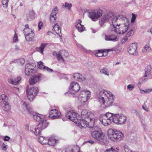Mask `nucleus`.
Returning <instances> with one entry per match:
<instances>
[{
    "label": "nucleus",
    "instance_id": "nucleus-1",
    "mask_svg": "<svg viewBox=\"0 0 152 152\" xmlns=\"http://www.w3.org/2000/svg\"><path fill=\"white\" fill-rule=\"evenodd\" d=\"M81 117H78L80 121L78 126L81 129L85 127L91 128L94 124L95 118L94 114L87 110H84L81 112Z\"/></svg>",
    "mask_w": 152,
    "mask_h": 152
},
{
    "label": "nucleus",
    "instance_id": "nucleus-2",
    "mask_svg": "<svg viewBox=\"0 0 152 152\" xmlns=\"http://www.w3.org/2000/svg\"><path fill=\"white\" fill-rule=\"evenodd\" d=\"M117 19L119 20L116 22V25L114 26V30L118 34H123L129 29L130 22L129 20L123 16H119Z\"/></svg>",
    "mask_w": 152,
    "mask_h": 152
},
{
    "label": "nucleus",
    "instance_id": "nucleus-3",
    "mask_svg": "<svg viewBox=\"0 0 152 152\" xmlns=\"http://www.w3.org/2000/svg\"><path fill=\"white\" fill-rule=\"evenodd\" d=\"M97 97L100 102L106 107L113 104L115 96L109 91L103 90L100 92Z\"/></svg>",
    "mask_w": 152,
    "mask_h": 152
},
{
    "label": "nucleus",
    "instance_id": "nucleus-4",
    "mask_svg": "<svg viewBox=\"0 0 152 152\" xmlns=\"http://www.w3.org/2000/svg\"><path fill=\"white\" fill-rule=\"evenodd\" d=\"M107 135L109 139L115 142L121 141L124 137V134L121 131L112 129L107 131Z\"/></svg>",
    "mask_w": 152,
    "mask_h": 152
},
{
    "label": "nucleus",
    "instance_id": "nucleus-5",
    "mask_svg": "<svg viewBox=\"0 0 152 152\" xmlns=\"http://www.w3.org/2000/svg\"><path fill=\"white\" fill-rule=\"evenodd\" d=\"M48 122L44 119L42 120L39 124L36 126L32 125L30 126V131L36 135L40 134L41 132L47 127Z\"/></svg>",
    "mask_w": 152,
    "mask_h": 152
},
{
    "label": "nucleus",
    "instance_id": "nucleus-6",
    "mask_svg": "<svg viewBox=\"0 0 152 152\" xmlns=\"http://www.w3.org/2000/svg\"><path fill=\"white\" fill-rule=\"evenodd\" d=\"M119 16H114L112 13H109L104 15L101 18L99 22V24L101 26H102L105 23L109 22L111 26L113 27L116 25V22L119 20L117 19Z\"/></svg>",
    "mask_w": 152,
    "mask_h": 152
},
{
    "label": "nucleus",
    "instance_id": "nucleus-7",
    "mask_svg": "<svg viewBox=\"0 0 152 152\" xmlns=\"http://www.w3.org/2000/svg\"><path fill=\"white\" fill-rule=\"evenodd\" d=\"M114 114L109 112L101 115L99 120L101 124L105 126L110 124L113 121Z\"/></svg>",
    "mask_w": 152,
    "mask_h": 152
},
{
    "label": "nucleus",
    "instance_id": "nucleus-8",
    "mask_svg": "<svg viewBox=\"0 0 152 152\" xmlns=\"http://www.w3.org/2000/svg\"><path fill=\"white\" fill-rule=\"evenodd\" d=\"M84 14H87L88 17L93 21H96V20L100 18L102 14V12L101 9L97 10H86Z\"/></svg>",
    "mask_w": 152,
    "mask_h": 152
},
{
    "label": "nucleus",
    "instance_id": "nucleus-9",
    "mask_svg": "<svg viewBox=\"0 0 152 152\" xmlns=\"http://www.w3.org/2000/svg\"><path fill=\"white\" fill-rule=\"evenodd\" d=\"M127 118L125 115L121 114H114L113 122L117 125H123L126 124Z\"/></svg>",
    "mask_w": 152,
    "mask_h": 152
},
{
    "label": "nucleus",
    "instance_id": "nucleus-10",
    "mask_svg": "<svg viewBox=\"0 0 152 152\" xmlns=\"http://www.w3.org/2000/svg\"><path fill=\"white\" fill-rule=\"evenodd\" d=\"M28 27V24L26 25L23 32L26 39L28 41H32L34 38V34L32 30Z\"/></svg>",
    "mask_w": 152,
    "mask_h": 152
},
{
    "label": "nucleus",
    "instance_id": "nucleus-11",
    "mask_svg": "<svg viewBox=\"0 0 152 152\" xmlns=\"http://www.w3.org/2000/svg\"><path fill=\"white\" fill-rule=\"evenodd\" d=\"M39 91L38 88L36 87H34L30 88H27L26 92L28 99L30 101L32 100L37 95Z\"/></svg>",
    "mask_w": 152,
    "mask_h": 152
},
{
    "label": "nucleus",
    "instance_id": "nucleus-12",
    "mask_svg": "<svg viewBox=\"0 0 152 152\" xmlns=\"http://www.w3.org/2000/svg\"><path fill=\"white\" fill-rule=\"evenodd\" d=\"M79 115L78 113L73 110L68 112L66 115V116L67 118L76 123L77 124V126H78L80 121L77 117Z\"/></svg>",
    "mask_w": 152,
    "mask_h": 152
},
{
    "label": "nucleus",
    "instance_id": "nucleus-13",
    "mask_svg": "<svg viewBox=\"0 0 152 152\" xmlns=\"http://www.w3.org/2000/svg\"><path fill=\"white\" fill-rule=\"evenodd\" d=\"M80 87L77 82L73 81L71 82L69 87V92L72 94H74L80 90Z\"/></svg>",
    "mask_w": 152,
    "mask_h": 152
},
{
    "label": "nucleus",
    "instance_id": "nucleus-14",
    "mask_svg": "<svg viewBox=\"0 0 152 152\" xmlns=\"http://www.w3.org/2000/svg\"><path fill=\"white\" fill-rule=\"evenodd\" d=\"M61 116V114L59 110L54 107L50 109L49 115L50 118L51 119H56L60 118Z\"/></svg>",
    "mask_w": 152,
    "mask_h": 152
},
{
    "label": "nucleus",
    "instance_id": "nucleus-15",
    "mask_svg": "<svg viewBox=\"0 0 152 152\" xmlns=\"http://www.w3.org/2000/svg\"><path fill=\"white\" fill-rule=\"evenodd\" d=\"M137 44L136 42L130 43L129 45L128 51L130 54L137 56L138 55V52L137 50Z\"/></svg>",
    "mask_w": 152,
    "mask_h": 152
},
{
    "label": "nucleus",
    "instance_id": "nucleus-16",
    "mask_svg": "<svg viewBox=\"0 0 152 152\" xmlns=\"http://www.w3.org/2000/svg\"><path fill=\"white\" fill-rule=\"evenodd\" d=\"M35 66V65L34 64H27L26 65L25 70L26 75H30L31 74L34 73L35 72V70L34 69Z\"/></svg>",
    "mask_w": 152,
    "mask_h": 152
},
{
    "label": "nucleus",
    "instance_id": "nucleus-17",
    "mask_svg": "<svg viewBox=\"0 0 152 152\" xmlns=\"http://www.w3.org/2000/svg\"><path fill=\"white\" fill-rule=\"evenodd\" d=\"M92 128L91 134L92 137L95 139L102 132L100 129L97 126H93L91 128Z\"/></svg>",
    "mask_w": 152,
    "mask_h": 152
},
{
    "label": "nucleus",
    "instance_id": "nucleus-18",
    "mask_svg": "<svg viewBox=\"0 0 152 152\" xmlns=\"http://www.w3.org/2000/svg\"><path fill=\"white\" fill-rule=\"evenodd\" d=\"M63 53H64V56H67L68 55V52L65 50H61L58 52L56 51H54L53 54L54 56H56L57 57L58 61H64V60L62 56Z\"/></svg>",
    "mask_w": 152,
    "mask_h": 152
},
{
    "label": "nucleus",
    "instance_id": "nucleus-19",
    "mask_svg": "<svg viewBox=\"0 0 152 152\" xmlns=\"http://www.w3.org/2000/svg\"><path fill=\"white\" fill-rule=\"evenodd\" d=\"M41 78L40 74L34 75L32 76L29 79V82L30 85H34L39 82Z\"/></svg>",
    "mask_w": 152,
    "mask_h": 152
},
{
    "label": "nucleus",
    "instance_id": "nucleus-20",
    "mask_svg": "<svg viewBox=\"0 0 152 152\" xmlns=\"http://www.w3.org/2000/svg\"><path fill=\"white\" fill-rule=\"evenodd\" d=\"M95 139L100 143L102 145L105 144L107 142V139L105 135L103 132Z\"/></svg>",
    "mask_w": 152,
    "mask_h": 152
},
{
    "label": "nucleus",
    "instance_id": "nucleus-21",
    "mask_svg": "<svg viewBox=\"0 0 152 152\" xmlns=\"http://www.w3.org/2000/svg\"><path fill=\"white\" fill-rule=\"evenodd\" d=\"M134 30L133 28H131L129 30L125 36L121 40V42L124 43L127 42L129 39L130 37L132 36L134 33Z\"/></svg>",
    "mask_w": 152,
    "mask_h": 152
},
{
    "label": "nucleus",
    "instance_id": "nucleus-22",
    "mask_svg": "<svg viewBox=\"0 0 152 152\" xmlns=\"http://www.w3.org/2000/svg\"><path fill=\"white\" fill-rule=\"evenodd\" d=\"M37 66L39 68L43 71H46L48 72H52L53 71L52 69L45 66L44 63L42 61H39L37 62Z\"/></svg>",
    "mask_w": 152,
    "mask_h": 152
},
{
    "label": "nucleus",
    "instance_id": "nucleus-23",
    "mask_svg": "<svg viewBox=\"0 0 152 152\" xmlns=\"http://www.w3.org/2000/svg\"><path fill=\"white\" fill-rule=\"evenodd\" d=\"M73 77L75 80L79 82H82L86 80V78L82 74L78 73H75L73 74Z\"/></svg>",
    "mask_w": 152,
    "mask_h": 152
},
{
    "label": "nucleus",
    "instance_id": "nucleus-24",
    "mask_svg": "<svg viewBox=\"0 0 152 152\" xmlns=\"http://www.w3.org/2000/svg\"><path fill=\"white\" fill-rule=\"evenodd\" d=\"M21 77L20 76L11 77L8 79V82L9 83L14 85L18 84L21 80Z\"/></svg>",
    "mask_w": 152,
    "mask_h": 152
},
{
    "label": "nucleus",
    "instance_id": "nucleus-25",
    "mask_svg": "<svg viewBox=\"0 0 152 152\" xmlns=\"http://www.w3.org/2000/svg\"><path fill=\"white\" fill-rule=\"evenodd\" d=\"M82 21L80 20H78L76 23L75 27L77 29L78 31L80 32H82L85 29L84 25L81 24Z\"/></svg>",
    "mask_w": 152,
    "mask_h": 152
},
{
    "label": "nucleus",
    "instance_id": "nucleus-26",
    "mask_svg": "<svg viewBox=\"0 0 152 152\" xmlns=\"http://www.w3.org/2000/svg\"><path fill=\"white\" fill-rule=\"evenodd\" d=\"M35 12L33 10H31L27 12L26 18L28 21L31 20L34 18Z\"/></svg>",
    "mask_w": 152,
    "mask_h": 152
},
{
    "label": "nucleus",
    "instance_id": "nucleus-27",
    "mask_svg": "<svg viewBox=\"0 0 152 152\" xmlns=\"http://www.w3.org/2000/svg\"><path fill=\"white\" fill-rule=\"evenodd\" d=\"M105 40L106 41H117L118 38L117 35H106Z\"/></svg>",
    "mask_w": 152,
    "mask_h": 152
},
{
    "label": "nucleus",
    "instance_id": "nucleus-28",
    "mask_svg": "<svg viewBox=\"0 0 152 152\" xmlns=\"http://www.w3.org/2000/svg\"><path fill=\"white\" fill-rule=\"evenodd\" d=\"M88 99L84 96H80L78 99V104L80 106H83L85 104V103L88 100Z\"/></svg>",
    "mask_w": 152,
    "mask_h": 152
},
{
    "label": "nucleus",
    "instance_id": "nucleus-29",
    "mask_svg": "<svg viewBox=\"0 0 152 152\" xmlns=\"http://www.w3.org/2000/svg\"><path fill=\"white\" fill-rule=\"evenodd\" d=\"M33 117L34 119L37 121H41L45 118V115H41L38 113L34 115Z\"/></svg>",
    "mask_w": 152,
    "mask_h": 152
},
{
    "label": "nucleus",
    "instance_id": "nucleus-30",
    "mask_svg": "<svg viewBox=\"0 0 152 152\" xmlns=\"http://www.w3.org/2000/svg\"><path fill=\"white\" fill-rule=\"evenodd\" d=\"M58 142V140L53 137H50L48 139V144L50 146H53Z\"/></svg>",
    "mask_w": 152,
    "mask_h": 152
},
{
    "label": "nucleus",
    "instance_id": "nucleus-31",
    "mask_svg": "<svg viewBox=\"0 0 152 152\" xmlns=\"http://www.w3.org/2000/svg\"><path fill=\"white\" fill-rule=\"evenodd\" d=\"M86 97L89 99L91 96V92L88 90H83L81 92L80 95Z\"/></svg>",
    "mask_w": 152,
    "mask_h": 152
},
{
    "label": "nucleus",
    "instance_id": "nucleus-32",
    "mask_svg": "<svg viewBox=\"0 0 152 152\" xmlns=\"http://www.w3.org/2000/svg\"><path fill=\"white\" fill-rule=\"evenodd\" d=\"M66 152H80L79 148L77 146L72 147H69L67 148L65 151Z\"/></svg>",
    "mask_w": 152,
    "mask_h": 152
},
{
    "label": "nucleus",
    "instance_id": "nucleus-33",
    "mask_svg": "<svg viewBox=\"0 0 152 152\" xmlns=\"http://www.w3.org/2000/svg\"><path fill=\"white\" fill-rule=\"evenodd\" d=\"M7 98L5 95L3 94L0 97V105L2 106L4 104L7 102Z\"/></svg>",
    "mask_w": 152,
    "mask_h": 152
},
{
    "label": "nucleus",
    "instance_id": "nucleus-34",
    "mask_svg": "<svg viewBox=\"0 0 152 152\" xmlns=\"http://www.w3.org/2000/svg\"><path fill=\"white\" fill-rule=\"evenodd\" d=\"M38 141L42 144H46L48 143V138L42 136L38 138Z\"/></svg>",
    "mask_w": 152,
    "mask_h": 152
},
{
    "label": "nucleus",
    "instance_id": "nucleus-35",
    "mask_svg": "<svg viewBox=\"0 0 152 152\" xmlns=\"http://www.w3.org/2000/svg\"><path fill=\"white\" fill-rule=\"evenodd\" d=\"M61 28L58 23H56L53 28V30L58 35H60L61 31Z\"/></svg>",
    "mask_w": 152,
    "mask_h": 152
},
{
    "label": "nucleus",
    "instance_id": "nucleus-36",
    "mask_svg": "<svg viewBox=\"0 0 152 152\" xmlns=\"http://www.w3.org/2000/svg\"><path fill=\"white\" fill-rule=\"evenodd\" d=\"M47 44L44 43H41L40 46L39 47H37L36 48V50L40 52L42 54H43V51L44 49L45 48Z\"/></svg>",
    "mask_w": 152,
    "mask_h": 152
},
{
    "label": "nucleus",
    "instance_id": "nucleus-37",
    "mask_svg": "<svg viewBox=\"0 0 152 152\" xmlns=\"http://www.w3.org/2000/svg\"><path fill=\"white\" fill-rule=\"evenodd\" d=\"M25 62V60L23 58H21L20 59L14 60L11 62V63H17L19 65H22L24 64Z\"/></svg>",
    "mask_w": 152,
    "mask_h": 152
},
{
    "label": "nucleus",
    "instance_id": "nucleus-38",
    "mask_svg": "<svg viewBox=\"0 0 152 152\" xmlns=\"http://www.w3.org/2000/svg\"><path fill=\"white\" fill-rule=\"evenodd\" d=\"M152 69L151 66V65L147 66L145 69V77H147L150 73Z\"/></svg>",
    "mask_w": 152,
    "mask_h": 152
},
{
    "label": "nucleus",
    "instance_id": "nucleus-39",
    "mask_svg": "<svg viewBox=\"0 0 152 152\" xmlns=\"http://www.w3.org/2000/svg\"><path fill=\"white\" fill-rule=\"evenodd\" d=\"M139 90L140 91V93L142 94L149 93L152 91V88H147L145 90H142V89L140 88Z\"/></svg>",
    "mask_w": 152,
    "mask_h": 152
},
{
    "label": "nucleus",
    "instance_id": "nucleus-40",
    "mask_svg": "<svg viewBox=\"0 0 152 152\" xmlns=\"http://www.w3.org/2000/svg\"><path fill=\"white\" fill-rule=\"evenodd\" d=\"M151 50V48L149 44H147L144 46L142 49V52L143 53H148Z\"/></svg>",
    "mask_w": 152,
    "mask_h": 152
},
{
    "label": "nucleus",
    "instance_id": "nucleus-41",
    "mask_svg": "<svg viewBox=\"0 0 152 152\" xmlns=\"http://www.w3.org/2000/svg\"><path fill=\"white\" fill-rule=\"evenodd\" d=\"M4 106V109L5 111H8L10 109V106L9 103L7 102L5 103Z\"/></svg>",
    "mask_w": 152,
    "mask_h": 152
},
{
    "label": "nucleus",
    "instance_id": "nucleus-42",
    "mask_svg": "<svg viewBox=\"0 0 152 152\" xmlns=\"http://www.w3.org/2000/svg\"><path fill=\"white\" fill-rule=\"evenodd\" d=\"M100 72L101 74L108 76L109 73L107 71V70L106 68H103L101 69Z\"/></svg>",
    "mask_w": 152,
    "mask_h": 152
},
{
    "label": "nucleus",
    "instance_id": "nucleus-43",
    "mask_svg": "<svg viewBox=\"0 0 152 152\" xmlns=\"http://www.w3.org/2000/svg\"><path fill=\"white\" fill-rule=\"evenodd\" d=\"M22 107L23 108H24L25 110H27L30 113H31L32 111H31L30 110L28 109V106L26 104V103L24 102H23L22 104Z\"/></svg>",
    "mask_w": 152,
    "mask_h": 152
},
{
    "label": "nucleus",
    "instance_id": "nucleus-44",
    "mask_svg": "<svg viewBox=\"0 0 152 152\" xmlns=\"http://www.w3.org/2000/svg\"><path fill=\"white\" fill-rule=\"evenodd\" d=\"M56 19V15H51L50 17V19L51 23H53L55 22Z\"/></svg>",
    "mask_w": 152,
    "mask_h": 152
},
{
    "label": "nucleus",
    "instance_id": "nucleus-45",
    "mask_svg": "<svg viewBox=\"0 0 152 152\" xmlns=\"http://www.w3.org/2000/svg\"><path fill=\"white\" fill-rule=\"evenodd\" d=\"M9 1V0H2V3L4 8H7Z\"/></svg>",
    "mask_w": 152,
    "mask_h": 152
},
{
    "label": "nucleus",
    "instance_id": "nucleus-46",
    "mask_svg": "<svg viewBox=\"0 0 152 152\" xmlns=\"http://www.w3.org/2000/svg\"><path fill=\"white\" fill-rule=\"evenodd\" d=\"M72 6L71 4H69L67 3H65L63 5V8H67L68 10H70Z\"/></svg>",
    "mask_w": 152,
    "mask_h": 152
},
{
    "label": "nucleus",
    "instance_id": "nucleus-47",
    "mask_svg": "<svg viewBox=\"0 0 152 152\" xmlns=\"http://www.w3.org/2000/svg\"><path fill=\"white\" fill-rule=\"evenodd\" d=\"M124 148L125 152H135L132 151L131 150L129 149L128 146L127 145H124Z\"/></svg>",
    "mask_w": 152,
    "mask_h": 152
},
{
    "label": "nucleus",
    "instance_id": "nucleus-48",
    "mask_svg": "<svg viewBox=\"0 0 152 152\" xmlns=\"http://www.w3.org/2000/svg\"><path fill=\"white\" fill-rule=\"evenodd\" d=\"M95 56L98 57H102L103 56L102 52H101L100 50H98V52L95 53Z\"/></svg>",
    "mask_w": 152,
    "mask_h": 152
},
{
    "label": "nucleus",
    "instance_id": "nucleus-49",
    "mask_svg": "<svg viewBox=\"0 0 152 152\" xmlns=\"http://www.w3.org/2000/svg\"><path fill=\"white\" fill-rule=\"evenodd\" d=\"M135 87L134 84H129L127 86V89L129 91L132 90Z\"/></svg>",
    "mask_w": 152,
    "mask_h": 152
},
{
    "label": "nucleus",
    "instance_id": "nucleus-50",
    "mask_svg": "<svg viewBox=\"0 0 152 152\" xmlns=\"http://www.w3.org/2000/svg\"><path fill=\"white\" fill-rule=\"evenodd\" d=\"M58 11V8L57 7H54V9L52 10V12L51 13L52 15H56Z\"/></svg>",
    "mask_w": 152,
    "mask_h": 152
},
{
    "label": "nucleus",
    "instance_id": "nucleus-51",
    "mask_svg": "<svg viewBox=\"0 0 152 152\" xmlns=\"http://www.w3.org/2000/svg\"><path fill=\"white\" fill-rule=\"evenodd\" d=\"M13 41L14 42H18V37L17 34L15 33L14 34L13 39Z\"/></svg>",
    "mask_w": 152,
    "mask_h": 152
},
{
    "label": "nucleus",
    "instance_id": "nucleus-52",
    "mask_svg": "<svg viewBox=\"0 0 152 152\" xmlns=\"http://www.w3.org/2000/svg\"><path fill=\"white\" fill-rule=\"evenodd\" d=\"M105 152H118V151L114 149L113 148H111L110 149L106 150Z\"/></svg>",
    "mask_w": 152,
    "mask_h": 152
},
{
    "label": "nucleus",
    "instance_id": "nucleus-53",
    "mask_svg": "<svg viewBox=\"0 0 152 152\" xmlns=\"http://www.w3.org/2000/svg\"><path fill=\"white\" fill-rule=\"evenodd\" d=\"M8 145L4 143H3L2 145V149L4 151H6L7 149Z\"/></svg>",
    "mask_w": 152,
    "mask_h": 152
},
{
    "label": "nucleus",
    "instance_id": "nucleus-54",
    "mask_svg": "<svg viewBox=\"0 0 152 152\" xmlns=\"http://www.w3.org/2000/svg\"><path fill=\"white\" fill-rule=\"evenodd\" d=\"M76 45L78 47L80 48L81 49H82L83 51H86V49L82 45L78 43H77Z\"/></svg>",
    "mask_w": 152,
    "mask_h": 152
},
{
    "label": "nucleus",
    "instance_id": "nucleus-55",
    "mask_svg": "<svg viewBox=\"0 0 152 152\" xmlns=\"http://www.w3.org/2000/svg\"><path fill=\"white\" fill-rule=\"evenodd\" d=\"M136 18V16H135V15L134 14H132V18L131 19V22L132 23H134V21H135Z\"/></svg>",
    "mask_w": 152,
    "mask_h": 152
},
{
    "label": "nucleus",
    "instance_id": "nucleus-56",
    "mask_svg": "<svg viewBox=\"0 0 152 152\" xmlns=\"http://www.w3.org/2000/svg\"><path fill=\"white\" fill-rule=\"evenodd\" d=\"M43 23L41 21H39V22L38 23V30H40L41 28L43 26Z\"/></svg>",
    "mask_w": 152,
    "mask_h": 152
},
{
    "label": "nucleus",
    "instance_id": "nucleus-57",
    "mask_svg": "<svg viewBox=\"0 0 152 152\" xmlns=\"http://www.w3.org/2000/svg\"><path fill=\"white\" fill-rule=\"evenodd\" d=\"M142 109L145 111L146 112L148 111V108L144 104L142 106Z\"/></svg>",
    "mask_w": 152,
    "mask_h": 152
},
{
    "label": "nucleus",
    "instance_id": "nucleus-58",
    "mask_svg": "<svg viewBox=\"0 0 152 152\" xmlns=\"http://www.w3.org/2000/svg\"><path fill=\"white\" fill-rule=\"evenodd\" d=\"M10 139V138L8 136H6L4 138L3 140L5 141H8Z\"/></svg>",
    "mask_w": 152,
    "mask_h": 152
},
{
    "label": "nucleus",
    "instance_id": "nucleus-59",
    "mask_svg": "<svg viewBox=\"0 0 152 152\" xmlns=\"http://www.w3.org/2000/svg\"><path fill=\"white\" fill-rule=\"evenodd\" d=\"M115 49H115V48H112V49H106V51L107 52H109L111 51H115Z\"/></svg>",
    "mask_w": 152,
    "mask_h": 152
},
{
    "label": "nucleus",
    "instance_id": "nucleus-60",
    "mask_svg": "<svg viewBox=\"0 0 152 152\" xmlns=\"http://www.w3.org/2000/svg\"><path fill=\"white\" fill-rule=\"evenodd\" d=\"M87 142H89L91 144H93L94 143V141L91 140H88L87 141H86L85 142V143H86Z\"/></svg>",
    "mask_w": 152,
    "mask_h": 152
},
{
    "label": "nucleus",
    "instance_id": "nucleus-61",
    "mask_svg": "<svg viewBox=\"0 0 152 152\" xmlns=\"http://www.w3.org/2000/svg\"><path fill=\"white\" fill-rule=\"evenodd\" d=\"M25 129L27 131L29 130V126L28 124H26L25 125Z\"/></svg>",
    "mask_w": 152,
    "mask_h": 152
},
{
    "label": "nucleus",
    "instance_id": "nucleus-62",
    "mask_svg": "<svg viewBox=\"0 0 152 152\" xmlns=\"http://www.w3.org/2000/svg\"><path fill=\"white\" fill-rule=\"evenodd\" d=\"M96 31L95 29H93L92 30V32L93 33H95Z\"/></svg>",
    "mask_w": 152,
    "mask_h": 152
},
{
    "label": "nucleus",
    "instance_id": "nucleus-63",
    "mask_svg": "<svg viewBox=\"0 0 152 152\" xmlns=\"http://www.w3.org/2000/svg\"><path fill=\"white\" fill-rule=\"evenodd\" d=\"M141 85V83H139L138 84H137V85L138 86H140Z\"/></svg>",
    "mask_w": 152,
    "mask_h": 152
},
{
    "label": "nucleus",
    "instance_id": "nucleus-64",
    "mask_svg": "<svg viewBox=\"0 0 152 152\" xmlns=\"http://www.w3.org/2000/svg\"><path fill=\"white\" fill-rule=\"evenodd\" d=\"M150 31H151V33L152 34V27Z\"/></svg>",
    "mask_w": 152,
    "mask_h": 152
}]
</instances>
